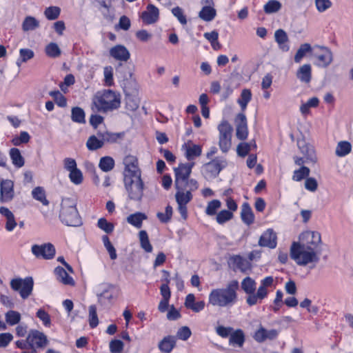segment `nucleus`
<instances>
[{
    "label": "nucleus",
    "instance_id": "5fc2aeb1",
    "mask_svg": "<svg viewBox=\"0 0 353 353\" xmlns=\"http://www.w3.org/2000/svg\"><path fill=\"white\" fill-rule=\"evenodd\" d=\"M233 217V213L229 210H223L216 214V221L219 224H223L231 220Z\"/></svg>",
    "mask_w": 353,
    "mask_h": 353
},
{
    "label": "nucleus",
    "instance_id": "a878e982",
    "mask_svg": "<svg viewBox=\"0 0 353 353\" xmlns=\"http://www.w3.org/2000/svg\"><path fill=\"white\" fill-rule=\"evenodd\" d=\"M40 21L32 16H26L21 23V29L23 32H32L38 29Z\"/></svg>",
    "mask_w": 353,
    "mask_h": 353
},
{
    "label": "nucleus",
    "instance_id": "c85d7f7f",
    "mask_svg": "<svg viewBox=\"0 0 353 353\" xmlns=\"http://www.w3.org/2000/svg\"><path fill=\"white\" fill-rule=\"evenodd\" d=\"M176 345V339L173 336H165L159 341L158 347L160 351L165 353H170Z\"/></svg>",
    "mask_w": 353,
    "mask_h": 353
},
{
    "label": "nucleus",
    "instance_id": "58836bf2",
    "mask_svg": "<svg viewBox=\"0 0 353 353\" xmlns=\"http://www.w3.org/2000/svg\"><path fill=\"white\" fill-rule=\"evenodd\" d=\"M311 51L312 46L310 43H304L301 44L294 55V61L297 63H300L302 59L306 55V54L310 52Z\"/></svg>",
    "mask_w": 353,
    "mask_h": 353
},
{
    "label": "nucleus",
    "instance_id": "79ce46f5",
    "mask_svg": "<svg viewBox=\"0 0 353 353\" xmlns=\"http://www.w3.org/2000/svg\"><path fill=\"white\" fill-rule=\"evenodd\" d=\"M6 323L10 325H14L21 321V314L15 310H9L5 314Z\"/></svg>",
    "mask_w": 353,
    "mask_h": 353
},
{
    "label": "nucleus",
    "instance_id": "6e6552de",
    "mask_svg": "<svg viewBox=\"0 0 353 353\" xmlns=\"http://www.w3.org/2000/svg\"><path fill=\"white\" fill-rule=\"evenodd\" d=\"M219 132V145L223 152H227L231 147L232 127L225 121H222L218 126Z\"/></svg>",
    "mask_w": 353,
    "mask_h": 353
},
{
    "label": "nucleus",
    "instance_id": "dca6fc26",
    "mask_svg": "<svg viewBox=\"0 0 353 353\" xmlns=\"http://www.w3.org/2000/svg\"><path fill=\"white\" fill-rule=\"evenodd\" d=\"M141 18L146 25L155 23L159 18V10L154 5L149 4L146 10L141 13Z\"/></svg>",
    "mask_w": 353,
    "mask_h": 353
},
{
    "label": "nucleus",
    "instance_id": "4c0bfd02",
    "mask_svg": "<svg viewBox=\"0 0 353 353\" xmlns=\"http://www.w3.org/2000/svg\"><path fill=\"white\" fill-rule=\"evenodd\" d=\"M319 104V99L317 97L310 98L306 102L301 103L300 105V112L303 115L308 114L310 108H316Z\"/></svg>",
    "mask_w": 353,
    "mask_h": 353
},
{
    "label": "nucleus",
    "instance_id": "0eeeda50",
    "mask_svg": "<svg viewBox=\"0 0 353 353\" xmlns=\"http://www.w3.org/2000/svg\"><path fill=\"white\" fill-rule=\"evenodd\" d=\"M274 281V278L270 276L262 279L256 294L248 295L247 297V303L252 306L261 303L268 296V288L273 285Z\"/></svg>",
    "mask_w": 353,
    "mask_h": 353
},
{
    "label": "nucleus",
    "instance_id": "bb28decb",
    "mask_svg": "<svg viewBox=\"0 0 353 353\" xmlns=\"http://www.w3.org/2000/svg\"><path fill=\"white\" fill-rule=\"evenodd\" d=\"M126 108L130 111H135L139 107L140 97L136 90L134 93L127 92L125 94Z\"/></svg>",
    "mask_w": 353,
    "mask_h": 353
},
{
    "label": "nucleus",
    "instance_id": "c9c22d12",
    "mask_svg": "<svg viewBox=\"0 0 353 353\" xmlns=\"http://www.w3.org/2000/svg\"><path fill=\"white\" fill-rule=\"evenodd\" d=\"M97 135L99 138L102 139L103 143H115L119 139L123 138V134L121 133H112L110 132H99L97 133Z\"/></svg>",
    "mask_w": 353,
    "mask_h": 353
},
{
    "label": "nucleus",
    "instance_id": "f257e3e1",
    "mask_svg": "<svg viewBox=\"0 0 353 353\" xmlns=\"http://www.w3.org/2000/svg\"><path fill=\"white\" fill-rule=\"evenodd\" d=\"M321 236L316 231L302 232L297 241L292 243L290 257L301 266L314 265L319 262L321 252Z\"/></svg>",
    "mask_w": 353,
    "mask_h": 353
},
{
    "label": "nucleus",
    "instance_id": "49530a36",
    "mask_svg": "<svg viewBox=\"0 0 353 353\" xmlns=\"http://www.w3.org/2000/svg\"><path fill=\"white\" fill-rule=\"evenodd\" d=\"M103 145V141L102 139L94 135L90 137L86 142V146L90 150H96L102 148Z\"/></svg>",
    "mask_w": 353,
    "mask_h": 353
},
{
    "label": "nucleus",
    "instance_id": "37998d69",
    "mask_svg": "<svg viewBox=\"0 0 353 353\" xmlns=\"http://www.w3.org/2000/svg\"><path fill=\"white\" fill-rule=\"evenodd\" d=\"M139 238L141 247L147 252L152 251V246L150 243L148 235L145 230H141L139 232Z\"/></svg>",
    "mask_w": 353,
    "mask_h": 353
},
{
    "label": "nucleus",
    "instance_id": "a18cd8bd",
    "mask_svg": "<svg viewBox=\"0 0 353 353\" xmlns=\"http://www.w3.org/2000/svg\"><path fill=\"white\" fill-rule=\"evenodd\" d=\"M45 52L51 58H57L61 55V50L56 43L51 42L46 46Z\"/></svg>",
    "mask_w": 353,
    "mask_h": 353
},
{
    "label": "nucleus",
    "instance_id": "393cba45",
    "mask_svg": "<svg viewBox=\"0 0 353 353\" xmlns=\"http://www.w3.org/2000/svg\"><path fill=\"white\" fill-rule=\"evenodd\" d=\"M221 170L218 161H212L203 166V172L206 179H212L216 176Z\"/></svg>",
    "mask_w": 353,
    "mask_h": 353
},
{
    "label": "nucleus",
    "instance_id": "bf43d9fd",
    "mask_svg": "<svg viewBox=\"0 0 353 353\" xmlns=\"http://www.w3.org/2000/svg\"><path fill=\"white\" fill-rule=\"evenodd\" d=\"M252 147L255 148L256 144L254 143H241L236 148L237 153L241 157H245L251 150Z\"/></svg>",
    "mask_w": 353,
    "mask_h": 353
},
{
    "label": "nucleus",
    "instance_id": "7ed1b4c3",
    "mask_svg": "<svg viewBox=\"0 0 353 353\" xmlns=\"http://www.w3.org/2000/svg\"><path fill=\"white\" fill-rule=\"evenodd\" d=\"M176 190L175 199L177 203V210L181 217L185 220L188 217L187 204L192 199V192L196 190L199 184L196 180L190 179L187 185H174Z\"/></svg>",
    "mask_w": 353,
    "mask_h": 353
},
{
    "label": "nucleus",
    "instance_id": "72a5a7b5",
    "mask_svg": "<svg viewBox=\"0 0 353 353\" xmlns=\"http://www.w3.org/2000/svg\"><path fill=\"white\" fill-rule=\"evenodd\" d=\"M34 57V52L30 48H21L19 50V57L17 60L16 64L20 66L21 63H26L32 59Z\"/></svg>",
    "mask_w": 353,
    "mask_h": 353
},
{
    "label": "nucleus",
    "instance_id": "8fccbe9b",
    "mask_svg": "<svg viewBox=\"0 0 353 353\" xmlns=\"http://www.w3.org/2000/svg\"><path fill=\"white\" fill-rule=\"evenodd\" d=\"M281 8V3L276 0H270L264 6V11L267 14L278 12Z\"/></svg>",
    "mask_w": 353,
    "mask_h": 353
},
{
    "label": "nucleus",
    "instance_id": "412c9836",
    "mask_svg": "<svg viewBox=\"0 0 353 353\" xmlns=\"http://www.w3.org/2000/svg\"><path fill=\"white\" fill-rule=\"evenodd\" d=\"M274 40L278 44L279 49L283 52H288L290 50L288 36L285 30L279 29L274 34Z\"/></svg>",
    "mask_w": 353,
    "mask_h": 353
},
{
    "label": "nucleus",
    "instance_id": "3c124183",
    "mask_svg": "<svg viewBox=\"0 0 353 353\" xmlns=\"http://www.w3.org/2000/svg\"><path fill=\"white\" fill-rule=\"evenodd\" d=\"M221 207V203L219 200L214 199L208 203L205 213L209 216H213L216 214V211Z\"/></svg>",
    "mask_w": 353,
    "mask_h": 353
},
{
    "label": "nucleus",
    "instance_id": "680f3d73",
    "mask_svg": "<svg viewBox=\"0 0 353 353\" xmlns=\"http://www.w3.org/2000/svg\"><path fill=\"white\" fill-rule=\"evenodd\" d=\"M30 137L27 132H21L19 136L14 137L12 139V143L14 145L17 146L23 143L29 142Z\"/></svg>",
    "mask_w": 353,
    "mask_h": 353
},
{
    "label": "nucleus",
    "instance_id": "2f4dec72",
    "mask_svg": "<svg viewBox=\"0 0 353 353\" xmlns=\"http://www.w3.org/2000/svg\"><path fill=\"white\" fill-rule=\"evenodd\" d=\"M241 217L243 221L247 225H250L254 222V214L251 208L247 203H244L242 205Z\"/></svg>",
    "mask_w": 353,
    "mask_h": 353
},
{
    "label": "nucleus",
    "instance_id": "39448f33",
    "mask_svg": "<svg viewBox=\"0 0 353 353\" xmlns=\"http://www.w3.org/2000/svg\"><path fill=\"white\" fill-rule=\"evenodd\" d=\"M120 105L119 96L112 90L97 92L92 99V109L96 112H105Z\"/></svg>",
    "mask_w": 353,
    "mask_h": 353
},
{
    "label": "nucleus",
    "instance_id": "4468645a",
    "mask_svg": "<svg viewBox=\"0 0 353 353\" xmlns=\"http://www.w3.org/2000/svg\"><path fill=\"white\" fill-rule=\"evenodd\" d=\"M14 183L10 179L0 178V202L8 203L14 198Z\"/></svg>",
    "mask_w": 353,
    "mask_h": 353
},
{
    "label": "nucleus",
    "instance_id": "69168bd1",
    "mask_svg": "<svg viewBox=\"0 0 353 353\" xmlns=\"http://www.w3.org/2000/svg\"><path fill=\"white\" fill-rule=\"evenodd\" d=\"M310 174V169L302 166L299 170H295L292 176L293 180L299 181Z\"/></svg>",
    "mask_w": 353,
    "mask_h": 353
},
{
    "label": "nucleus",
    "instance_id": "e433bc0d",
    "mask_svg": "<svg viewBox=\"0 0 353 353\" xmlns=\"http://www.w3.org/2000/svg\"><path fill=\"white\" fill-rule=\"evenodd\" d=\"M252 99V92L249 89H243L241 91L240 98L237 100L241 110L243 112L247 108L248 104Z\"/></svg>",
    "mask_w": 353,
    "mask_h": 353
},
{
    "label": "nucleus",
    "instance_id": "774afa93",
    "mask_svg": "<svg viewBox=\"0 0 353 353\" xmlns=\"http://www.w3.org/2000/svg\"><path fill=\"white\" fill-rule=\"evenodd\" d=\"M192 335V332L188 326L180 327L176 332V337L181 340L186 341Z\"/></svg>",
    "mask_w": 353,
    "mask_h": 353
},
{
    "label": "nucleus",
    "instance_id": "603ef678",
    "mask_svg": "<svg viewBox=\"0 0 353 353\" xmlns=\"http://www.w3.org/2000/svg\"><path fill=\"white\" fill-rule=\"evenodd\" d=\"M102 241L103 243L104 247L106 250L109 253L110 257L112 260H114L117 257V254L116 252V250L112 243L110 242L108 236L104 235L102 236Z\"/></svg>",
    "mask_w": 353,
    "mask_h": 353
},
{
    "label": "nucleus",
    "instance_id": "0e129e2a",
    "mask_svg": "<svg viewBox=\"0 0 353 353\" xmlns=\"http://www.w3.org/2000/svg\"><path fill=\"white\" fill-rule=\"evenodd\" d=\"M124 347V343L119 339L112 340L109 343L111 353H121Z\"/></svg>",
    "mask_w": 353,
    "mask_h": 353
},
{
    "label": "nucleus",
    "instance_id": "a211bd4d",
    "mask_svg": "<svg viewBox=\"0 0 353 353\" xmlns=\"http://www.w3.org/2000/svg\"><path fill=\"white\" fill-rule=\"evenodd\" d=\"M276 234L272 229L265 231L259 238V245L261 247L274 248L276 246Z\"/></svg>",
    "mask_w": 353,
    "mask_h": 353
},
{
    "label": "nucleus",
    "instance_id": "f03ea898",
    "mask_svg": "<svg viewBox=\"0 0 353 353\" xmlns=\"http://www.w3.org/2000/svg\"><path fill=\"white\" fill-rule=\"evenodd\" d=\"M237 281H232L225 288H215L208 295V304L213 307H230L236 301Z\"/></svg>",
    "mask_w": 353,
    "mask_h": 353
},
{
    "label": "nucleus",
    "instance_id": "cd10ccee",
    "mask_svg": "<svg viewBox=\"0 0 353 353\" xmlns=\"http://www.w3.org/2000/svg\"><path fill=\"white\" fill-rule=\"evenodd\" d=\"M296 77L305 83H309L312 79V67L306 63L301 65L296 72Z\"/></svg>",
    "mask_w": 353,
    "mask_h": 353
},
{
    "label": "nucleus",
    "instance_id": "a19ab883",
    "mask_svg": "<svg viewBox=\"0 0 353 353\" xmlns=\"http://www.w3.org/2000/svg\"><path fill=\"white\" fill-rule=\"evenodd\" d=\"M352 150V145L348 141H340L336 148L335 153L338 157H344L348 154Z\"/></svg>",
    "mask_w": 353,
    "mask_h": 353
},
{
    "label": "nucleus",
    "instance_id": "e2e57ef3",
    "mask_svg": "<svg viewBox=\"0 0 353 353\" xmlns=\"http://www.w3.org/2000/svg\"><path fill=\"white\" fill-rule=\"evenodd\" d=\"M172 216V208L170 205H168L165 208V212H159L157 214V216L159 221L162 223H168L170 221Z\"/></svg>",
    "mask_w": 353,
    "mask_h": 353
},
{
    "label": "nucleus",
    "instance_id": "2eb2a0df",
    "mask_svg": "<svg viewBox=\"0 0 353 353\" xmlns=\"http://www.w3.org/2000/svg\"><path fill=\"white\" fill-rule=\"evenodd\" d=\"M27 341L28 346L32 350L36 348H43L48 344L47 336L41 332L37 330H32L30 331L28 336Z\"/></svg>",
    "mask_w": 353,
    "mask_h": 353
},
{
    "label": "nucleus",
    "instance_id": "09e8293b",
    "mask_svg": "<svg viewBox=\"0 0 353 353\" xmlns=\"http://www.w3.org/2000/svg\"><path fill=\"white\" fill-rule=\"evenodd\" d=\"M32 195L34 199L39 201L43 205H48L49 203L48 201L46 199L45 191L42 188L37 187L34 188L32 192Z\"/></svg>",
    "mask_w": 353,
    "mask_h": 353
},
{
    "label": "nucleus",
    "instance_id": "4d7b16f0",
    "mask_svg": "<svg viewBox=\"0 0 353 353\" xmlns=\"http://www.w3.org/2000/svg\"><path fill=\"white\" fill-rule=\"evenodd\" d=\"M97 226L107 234L112 232L114 228V224L108 222L105 218H100L98 220Z\"/></svg>",
    "mask_w": 353,
    "mask_h": 353
},
{
    "label": "nucleus",
    "instance_id": "6e6d98bb",
    "mask_svg": "<svg viewBox=\"0 0 353 353\" xmlns=\"http://www.w3.org/2000/svg\"><path fill=\"white\" fill-rule=\"evenodd\" d=\"M89 324L91 327H95L99 324V319L97 314V307L92 305L89 307Z\"/></svg>",
    "mask_w": 353,
    "mask_h": 353
},
{
    "label": "nucleus",
    "instance_id": "9b49d317",
    "mask_svg": "<svg viewBox=\"0 0 353 353\" xmlns=\"http://www.w3.org/2000/svg\"><path fill=\"white\" fill-rule=\"evenodd\" d=\"M31 252L38 259L49 260L54 257L56 250L51 243H46L41 245L34 244L32 245Z\"/></svg>",
    "mask_w": 353,
    "mask_h": 353
},
{
    "label": "nucleus",
    "instance_id": "9d476101",
    "mask_svg": "<svg viewBox=\"0 0 353 353\" xmlns=\"http://www.w3.org/2000/svg\"><path fill=\"white\" fill-rule=\"evenodd\" d=\"M194 163L190 162L180 163L178 167L174 169V185H187L190 179H188Z\"/></svg>",
    "mask_w": 353,
    "mask_h": 353
},
{
    "label": "nucleus",
    "instance_id": "4be33fe9",
    "mask_svg": "<svg viewBox=\"0 0 353 353\" xmlns=\"http://www.w3.org/2000/svg\"><path fill=\"white\" fill-rule=\"evenodd\" d=\"M195 296L193 294H188L185 299L184 305L186 308L191 310L194 312L198 313L202 311L205 306L203 301L195 302Z\"/></svg>",
    "mask_w": 353,
    "mask_h": 353
},
{
    "label": "nucleus",
    "instance_id": "aec40b11",
    "mask_svg": "<svg viewBox=\"0 0 353 353\" xmlns=\"http://www.w3.org/2000/svg\"><path fill=\"white\" fill-rule=\"evenodd\" d=\"M278 331L276 330H266L260 326L255 332L254 339L259 343L263 342L267 339L272 340L278 336Z\"/></svg>",
    "mask_w": 353,
    "mask_h": 353
},
{
    "label": "nucleus",
    "instance_id": "f8f14e48",
    "mask_svg": "<svg viewBox=\"0 0 353 353\" xmlns=\"http://www.w3.org/2000/svg\"><path fill=\"white\" fill-rule=\"evenodd\" d=\"M316 50L314 54L315 58L314 64L321 68L329 66L333 61V54L330 49L321 46H316Z\"/></svg>",
    "mask_w": 353,
    "mask_h": 353
},
{
    "label": "nucleus",
    "instance_id": "f704fd0d",
    "mask_svg": "<svg viewBox=\"0 0 353 353\" xmlns=\"http://www.w3.org/2000/svg\"><path fill=\"white\" fill-rule=\"evenodd\" d=\"M301 152L305 155L307 163H314L317 161V157L313 146L305 144L301 147Z\"/></svg>",
    "mask_w": 353,
    "mask_h": 353
},
{
    "label": "nucleus",
    "instance_id": "6ab92c4d",
    "mask_svg": "<svg viewBox=\"0 0 353 353\" xmlns=\"http://www.w3.org/2000/svg\"><path fill=\"white\" fill-rule=\"evenodd\" d=\"M110 56L117 61H127L130 57L129 50L123 45H117L110 49Z\"/></svg>",
    "mask_w": 353,
    "mask_h": 353
},
{
    "label": "nucleus",
    "instance_id": "1a4fd4ad",
    "mask_svg": "<svg viewBox=\"0 0 353 353\" xmlns=\"http://www.w3.org/2000/svg\"><path fill=\"white\" fill-rule=\"evenodd\" d=\"M33 284V279L31 277H26L23 279H14L10 282L11 288L15 291H19L23 299H27L31 294Z\"/></svg>",
    "mask_w": 353,
    "mask_h": 353
},
{
    "label": "nucleus",
    "instance_id": "423d86ee",
    "mask_svg": "<svg viewBox=\"0 0 353 353\" xmlns=\"http://www.w3.org/2000/svg\"><path fill=\"white\" fill-rule=\"evenodd\" d=\"M123 183L129 199L140 201L143 196L145 188L141 177L123 179Z\"/></svg>",
    "mask_w": 353,
    "mask_h": 353
},
{
    "label": "nucleus",
    "instance_id": "b1692460",
    "mask_svg": "<svg viewBox=\"0 0 353 353\" xmlns=\"http://www.w3.org/2000/svg\"><path fill=\"white\" fill-rule=\"evenodd\" d=\"M183 148L185 150V156L189 161H192L201 154V147L194 144L192 141L187 142Z\"/></svg>",
    "mask_w": 353,
    "mask_h": 353
},
{
    "label": "nucleus",
    "instance_id": "de8ad7c7",
    "mask_svg": "<svg viewBox=\"0 0 353 353\" xmlns=\"http://www.w3.org/2000/svg\"><path fill=\"white\" fill-rule=\"evenodd\" d=\"M71 118L74 122L84 123L85 120V112L81 108L74 107L72 109Z\"/></svg>",
    "mask_w": 353,
    "mask_h": 353
},
{
    "label": "nucleus",
    "instance_id": "c756f323",
    "mask_svg": "<svg viewBox=\"0 0 353 353\" xmlns=\"http://www.w3.org/2000/svg\"><path fill=\"white\" fill-rule=\"evenodd\" d=\"M57 279L64 285H74L73 279L68 275V272L61 267H57L54 270Z\"/></svg>",
    "mask_w": 353,
    "mask_h": 353
},
{
    "label": "nucleus",
    "instance_id": "20e7f679",
    "mask_svg": "<svg viewBox=\"0 0 353 353\" xmlns=\"http://www.w3.org/2000/svg\"><path fill=\"white\" fill-rule=\"evenodd\" d=\"M59 217L61 222L68 226L78 227L81 225L74 199L63 198L61 200Z\"/></svg>",
    "mask_w": 353,
    "mask_h": 353
},
{
    "label": "nucleus",
    "instance_id": "473e14b6",
    "mask_svg": "<svg viewBox=\"0 0 353 353\" xmlns=\"http://www.w3.org/2000/svg\"><path fill=\"white\" fill-rule=\"evenodd\" d=\"M146 219L147 216L142 212H136L129 215L127 217L128 223L136 227L137 228H141L143 221Z\"/></svg>",
    "mask_w": 353,
    "mask_h": 353
},
{
    "label": "nucleus",
    "instance_id": "338daca9",
    "mask_svg": "<svg viewBox=\"0 0 353 353\" xmlns=\"http://www.w3.org/2000/svg\"><path fill=\"white\" fill-rule=\"evenodd\" d=\"M315 6L319 12H323L332 6L330 0H314Z\"/></svg>",
    "mask_w": 353,
    "mask_h": 353
},
{
    "label": "nucleus",
    "instance_id": "c03bdc74",
    "mask_svg": "<svg viewBox=\"0 0 353 353\" xmlns=\"http://www.w3.org/2000/svg\"><path fill=\"white\" fill-rule=\"evenodd\" d=\"M99 167L103 172H109L114 167V160L109 156L100 159Z\"/></svg>",
    "mask_w": 353,
    "mask_h": 353
},
{
    "label": "nucleus",
    "instance_id": "13d9d810",
    "mask_svg": "<svg viewBox=\"0 0 353 353\" xmlns=\"http://www.w3.org/2000/svg\"><path fill=\"white\" fill-rule=\"evenodd\" d=\"M69 178L70 181L75 185H80L83 181V173L78 168L69 172Z\"/></svg>",
    "mask_w": 353,
    "mask_h": 353
},
{
    "label": "nucleus",
    "instance_id": "ea45409f",
    "mask_svg": "<svg viewBox=\"0 0 353 353\" xmlns=\"http://www.w3.org/2000/svg\"><path fill=\"white\" fill-rule=\"evenodd\" d=\"M241 288L243 291L249 295L255 294L256 283L254 279L250 277L245 278L241 282Z\"/></svg>",
    "mask_w": 353,
    "mask_h": 353
},
{
    "label": "nucleus",
    "instance_id": "ddd939ff",
    "mask_svg": "<svg viewBox=\"0 0 353 353\" xmlns=\"http://www.w3.org/2000/svg\"><path fill=\"white\" fill-rule=\"evenodd\" d=\"M125 165L123 171V179L138 178L141 176V171L138 167V161L137 158L132 155H128L123 159Z\"/></svg>",
    "mask_w": 353,
    "mask_h": 353
},
{
    "label": "nucleus",
    "instance_id": "f3484780",
    "mask_svg": "<svg viewBox=\"0 0 353 353\" xmlns=\"http://www.w3.org/2000/svg\"><path fill=\"white\" fill-rule=\"evenodd\" d=\"M206 5L199 12V17L205 21H212L216 15V11L214 8L213 0H203Z\"/></svg>",
    "mask_w": 353,
    "mask_h": 353
},
{
    "label": "nucleus",
    "instance_id": "864d4df0",
    "mask_svg": "<svg viewBox=\"0 0 353 353\" xmlns=\"http://www.w3.org/2000/svg\"><path fill=\"white\" fill-rule=\"evenodd\" d=\"M61 9L58 6H50L46 8L44 15L48 20H55L59 17Z\"/></svg>",
    "mask_w": 353,
    "mask_h": 353
},
{
    "label": "nucleus",
    "instance_id": "052dcab7",
    "mask_svg": "<svg viewBox=\"0 0 353 353\" xmlns=\"http://www.w3.org/2000/svg\"><path fill=\"white\" fill-rule=\"evenodd\" d=\"M113 68L110 65L105 66L103 68V76H104V83L107 86H111L114 83L113 79Z\"/></svg>",
    "mask_w": 353,
    "mask_h": 353
},
{
    "label": "nucleus",
    "instance_id": "7c9ffc66",
    "mask_svg": "<svg viewBox=\"0 0 353 353\" xmlns=\"http://www.w3.org/2000/svg\"><path fill=\"white\" fill-rule=\"evenodd\" d=\"M9 154L12 164L17 168L23 166L25 161L20 150L18 148H12L10 150Z\"/></svg>",
    "mask_w": 353,
    "mask_h": 353
},
{
    "label": "nucleus",
    "instance_id": "5701e85b",
    "mask_svg": "<svg viewBox=\"0 0 353 353\" xmlns=\"http://www.w3.org/2000/svg\"><path fill=\"white\" fill-rule=\"evenodd\" d=\"M0 214L6 220V230L8 232H12L17 225L14 214L8 208L1 206L0 207Z\"/></svg>",
    "mask_w": 353,
    "mask_h": 353
}]
</instances>
